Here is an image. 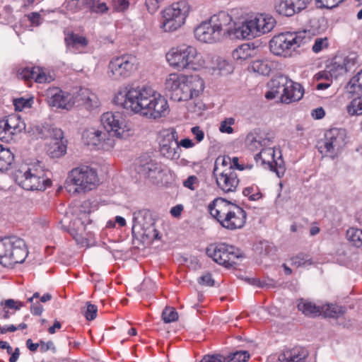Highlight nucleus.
Here are the masks:
<instances>
[{
  "label": "nucleus",
  "mask_w": 362,
  "mask_h": 362,
  "mask_svg": "<svg viewBox=\"0 0 362 362\" xmlns=\"http://www.w3.org/2000/svg\"><path fill=\"white\" fill-rule=\"evenodd\" d=\"M346 239L354 247L362 250V230L357 228H350L346 233Z\"/></svg>",
  "instance_id": "nucleus-38"
},
{
  "label": "nucleus",
  "mask_w": 362,
  "mask_h": 362,
  "mask_svg": "<svg viewBox=\"0 0 362 362\" xmlns=\"http://www.w3.org/2000/svg\"><path fill=\"white\" fill-rule=\"evenodd\" d=\"M93 4L94 0H66L64 6L67 11L76 13L88 6H93Z\"/></svg>",
  "instance_id": "nucleus-35"
},
{
  "label": "nucleus",
  "mask_w": 362,
  "mask_h": 362,
  "mask_svg": "<svg viewBox=\"0 0 362 362\" xmlns=\"http://www.w3.org/2000/svg\"><path fill=\"white\" fill-rule=\"evenodd\" d=\"M347 88L351 93L358 94L347 105L348 113L350 115H362V69L350 80Z\"/></svg>",
  "instance_id": "nucleus-16"
},
{
  "label": "nucleus",
  "mask_w": 362,
  "mask_h": 362,
  "mask_svg": "<svg viewBox=\"0 0 362 362\" xmlns=\"http://www.w3.org/2000/svg\"><path fill=\"white\" fill-rule=\"evenodd\" d=\"M299 33H281L274 36L269 42L270 51L275 55L287 56L291 49L299 47L304 37Z\"/></svg>",
  "instance_id": "nucleus-13"
},
{
  "label": "nucleus",
  "mask_w": 362,
  "mask_h": 362,
  "mask_svg": "<svg viewBox=\"0 0 362 362\" xmlns=\"http://www.w3.org/2000/svg\"><path fill=\"white\" fill-rule=\"evenodd\" d=\"M38 163H23L15 171L16 182L26 190H45L51 185V180Z\"/></svg>",
  "instance_id": "nucleus-4"
},
{
  "label": "nucleus",
  "mask_w": 362,
  "mask_h": 362,
  "mask_svg": "<svg viewBox=\"0 0 362 362\" xmlns=\"http://www.w3.org/2000/svg\"><path fill=\"white\" fill-rule=\"evenodd\" d=\"M322 312L324 313L326 317H338L344 313L341 307L333 304L322 307Z\"/></svg>",
  "instance_id": "nucleus-43"
},
{
  "label": "nucleus",
  "mask_w": 362,
  "mask_h": 362,
  "mask_svg": "<svg viewBox=\"0 0 362 362\" xmlns=\"http://www.w3.org/2000/svg\"><path fill=\"white\" fill-rule=\"evenodd\" d=\"M17 76L26 83L31 82L33 80L40 83L52 81L51 76L46 74L40 67L19 68L17 71Z\"/></svg>",
  "instance_id": "nucleus-24"
},
{
  "label": "nucleus",
  "mask_w": 362,
  "mask_h": 362,
  "mask_svg": "<svg viewBox=\"0 0 362 362\" xmlns=\"http://www.w3.org/2000/svg\"><path fill=\"white\" fill-rule=\"evenodd\" d=\"M112 5L115 11L123 12L129 8V3L127 0H112Z\"/></svg>",
  "instance_id": "nucleus-54"
},
{
  "label": "nucleus",
  "mask_w": 362,
  "mask_h": 362,
  "mask_svg": "<svg viewBox=\"0 0 362 362\" xmlns=\"http://www.w3.org/2000/svg\"><path fill=\"white\" fill-rule=\"evenodd\" d=\"M291 0H279L275 4V11L280 15L291 17L298 12Z\"/></svg>",
  "instance_id": "nucleus-31"
},
{
  "label": "nucleus",
  "mask_w": 362,
  "mask_h": 362,
  "mask_svg": "<svg viewBox=\"0 0 362 362\" xmlns=\"http://www.w3.org/2000/svg\"><path fill=\"white\" fill-rule=\"evenodd\" d=\"M320 8H333L342 3V0H316Z\"/></svg>",
  "instance_id": "nucleus-52"
},
{
  "label": "nucleus",
  "mask_w": 362,
  "mask_h": 362,
  "mask_svg": "<svg viewBox=\"0 0 362 362\" xmlns=\"http://www.w3.org/2000/svg\"><path fill=\"white\" fill-rule=\"evenodd\" d=\"M198 282L199 284L207 286H213L214 285V280L213 279L210 273H206L205 274L200 276Z\"/></svg>",
  "instance_id": "nucleus-59"
},
{
  "label": "nucleus",
  "mask_w": 362,
  "mask_h": 362,
  "mask_svg": "<svg viewBox=\"0 0 362 362\" xmlns=\"http://www.w3.org/2000/svg\"><path fill=\"white\" fill-rule=\"evenodd\" d=\"M206 253L214 262L226 267L236 264V260L243 257L240 250L226 243L211 245Z\"/></svg>",
  "instance_id": "nucleus-12"
},
{
  "label": "nucleus",
  "mask_w": 362,
  "mask_h": 362,
  "mask_svg": "<svg viewBox=\"0 0 362 362\" xmlns=\"http://www.w3.org/2000/svg\"><path fill=\"white\" fill-rule=\"evenodd\" d=\"M59 141H66L64 138V133L61 129L53 128L51 132V141L58 142Z\"/></svg>",
  "instance_id": "nucleus-58"
},
{
  "label": "nucleus",
  "mask_w": 362,
  "mask_h": 362,
  "mask_svg": "<svg viewBox=\"0 0 362 362\" xmlns=\"http://www.w3.org/2000/svg\"><path fill=\"white\" fill-rule=\"evenodd\" d=\"M191 132L195 136V139L197 141V142H200L204 139V133L199 127L196 126L192 127Z\"/></svg>",
  "instance_id": "nucleus-63"
},
{
  "label": "nucleus",
  "mask_w": 362,
  "mask_h": 362,
  "mask_svg": "<svg viewBox=\"0 0 362 362\" xmlns=\"http://www.w3.org/2000/svg\"><path fill=\"white\" fill-rule=\"evenodd\" d=\"M291 1L293 3V6H295L296 9L299 13L307 8L311 0H291Z\"/></svg>",
  "instance_id": "nucleus-61"
},
{
  "label": "nucleus",
  "mask_w": 362,
  "mask_h": 362,
  "mask_svg": "<svg viewBox=\"0 0 362 362\" xmlns=\"http://www.w3.org/2000/svg\"><path fill=\"white\" fill-rule=\"evenodd\" d=\"M346 132L341 128H332L325 134L324 141L318 142V151L334 158L346 145Z\"/></svg>",
  "instance_id": "nucleus-11"
},
{
  "label": "nucleus",
  "mask_w": 362,
  "mask_h": 362,
  "mask_svg": "<svg viewBox=\"0 0 362 362\" xmlns=\"http://www.w3.org/2000/svg\"><path fill=\"white\" fill-rule=\"evenodd\" d=\"M100 122L110 137L127 139L134 134L132 124L127 122L119 112L103 113L100 117Z\"/></svg>",
  "instance_id": "nucleus-9"
},
{
  "label": "nucleus",
  "mask_w": 362,
  "mask_h": 362,
  "mask_svg": "<svg viewBox=\"0 0 362 362\" xmlns=\"http://www.w3.org/2000/svg\"><path fill=\"white\" fill-rule=\"evenodd\" d=\"M82 137L86 145L95 146L98 148L109 150L115 146L114 139L110 137L107 132L98 129H86L83 132Z\"/></svg>",
  "instance_id": "nucleus-15"
},
{
  "label": "nucleus",
  "mask_w": 362,
  "mask_h": 362,
  "mask_svg": "<svg viewBox=\"0 0 362 362\" xmlns=\"http://www.w3.org/2000/svg\"><path fill=\"white\" fill-rule=\"evenodd\" d=\"M198 182V178L195 175H191L183 182V185L191 190H194L196 187L195 185H197Z\"/></svg>",
  "instance_id": "nucleus-60"
},
{
  "label": "nucleus",
  "mask_w": 362,
  "mask_h": 362,
  "mask_svg": "<svg viewBox=\"0 0 362 362\" xmlns=\"http://www.w3.org/2000/svg\"><path fill=\"white\" fill-rule=\"evenodd\" d=\"M204 88V81L198 75H185V83L182 84V90L177 92L179 97L177 101H187L197 97Z\"/></svg>",
  "instance_id": "nucleus-17"
},
{
  "label": "nucleus",
  "mask_w": 362,
  "mask_h": 362,
  "mask_svg": "<svg viewBox=\"0 0 362 362\" xmlns=\"http://www.w3.org/2000/svg\"><path fill=\"white\" fill-rule=\"evenodd\" d=\"M65 42L69 47H71L75 49L80 47L84 48L88 45V40L85 37L78 34L71 33L65 37Z\"/></svg>",
  "instance_id": "nucleus-39"
},
{
  "label": "nucleus",
  "mask_w": 362,
  "mask_h": 362,
  "mask_svg": "<svg viewBox=\"0 0 362 362\" xmlns=\"http://www.w3.org/2000/svg\"><path fill=\"white\" fill-rule=\"evenodd\" d=\"M251 49L247 44H243L232 52V57L235 60H245L250 56Z\"/></svg>",
  "instance_id": "nucleus-42"
},
{
  "label": "nucleus",
  "mask_w": 362,
  "mask_h": 362,
  "mask_svg": "<svg viewBox=\"0 0 362 362\" xmlns=\"http://www.w3.org/2000/svg\"><path fill=\"white\" fill-rule=\"evenodd\" d=\"M178 318V314L175 308L167 307L162 313V319L165 323L175 322Z\"/></svg>",
  "instance_id": "nucleus-47"
},
{
  "label": "nucleus",
  "mask_w": 362,
  "mask_h": 362,
  "mask_svg": "<svg viewBox=\"0 0 362 362\" xmlns=\"http://www.w3.org/2000/svg\"><path fill=\"white\" fill-rule=\"evenodd\" d=\"M13 104L16 110L21 111L24 107L28 106L29 101L21 98L14 100Z\"/></svg>",
  "instance_id": "nucleus-62"
},
{
  "label": "nucleus",
  "mask_w": 362,
  "mask_h": 362,
  "mask_svg": "<svg viewBox=\"0 0 362 362\" xmlns=\"http://www.w3.org/2000/svg\"><path fill=\"white\" fill-rule=\"evenodd\" d=\"M183 83H185V75L173 73L167 76L165 88L169 93L172 100H177L179 97L177 92L182 90Z\"/></svg>",
  "instance_id": "nucleus-26"
},
{
  "label": "nucleus",
  "mask_w": 362,
  "mask_h": 362,
  "mask_svg": "<svg viewBox=\"0 0 362 362\" xmlns=\"http://www.w3.org/2000/svg\"><path fill=\"white\" fill-rule=\"evenodd\" d=\"M234 170L231 163V158L228 156H218L214 163L213 174H217L222 170Z\"/></svg>",
  "instance_id": "nucleus-41"
},
{
  "label": "nucleus",
  "mask_w": 362,
  "mask_h": 362,
  "mask_svg": "<svg viewBox=\"0 0 362 362\" xmlns=\"http://www.w3.org/2000/svg\"><path fill=\"white\" fill-rule=\"evenodd\" d=\"M137 66V59L132 54L114 57L109 62L107 75L111 80L122 81L130 77Z\"/></svg>",
  "instance_id": "nucleus-10"
},
{
  "label": "nucleus",
  "mask_w": 362,
  "mask_h": 362,
  "mask_svg": "<svg viewBox=\"0 0 362 362\" xmlns=\"http://www.w3.org/2000/svg\"><path fill=\"white\" fill-rule=\"evenodd\" d=\"M308 351L301 346L286 349L279 356L280 362H305Z\"/></svg>",
  "instance_id": "nucleus-27"
},
{
  "label": "nucleus",
  "mask_w": 362,
  "mask_h": 362,
  "mask_svg": "<svg viewBox=\"0 0 362 362\" xmlns=\"http://www.w3.org/2000/svg\"><path fill=\"white\" fill-rule=\"evenodd\" d=\"M292 265L299 267L312 264L310 259L305 254H299L291 259Z\"/></svg>",
  "instance_id": "nucleus-48"
},
{
  "label": "nucleus",
  "mask_w": 362,
  "mask_h": 362,
  "mask_svg": "<svg viewBox=\"0 0 362 362\" xmlns=\"http://www.w3.org/2000/svg\"><path fill=\"white\" fill-rule=\"evenodd\" d=\"M194 35L199 41L206 43H214L223 40L209 21L200 23L194 30Z\"/></svg>",
  "instance_id": "nucleus-23"
},
{
  "label": "nucleus",
  "mask_w": 362,
  "mask_h": 362,
  "mask_svg": "<svg viewBox=\"0 0 362 362\" xmlns=\"http://www.w3.org/2000/svg\"><path fill=\"white\" fill-rule=\"evenodd\" d=\"M252 20L253 21L252 25H255L258 36L269 33L276 24L275 18L267 13H258Z\"/></svg>",
  "instance_id": "nucleus-25"
},
{
  "label": "nucleus",
  "mask_w": 362,
  "mask_h": 362,
  "mask_svg": "<svg viewBox=\"0 0 362 362\" xmlns=\"http://www.w3.org/2000/svg\"><path fill=\"white\" fill-rule=\"evenodd\" d=\"M272 171L276 172V175L279 177H281L284 176L286 172V167L284 160L281 157L279 156L278 158L274 159V167L272 169H270Z\"/></svg>",
  "instance_id": "nucleus-50"
},
{
  "label": "nucleus",
  "mask_w": 362,
  "mask_h": 362,
  "mask_svg": "<svg viewBox=\"0 0 362 362\" xmlns=\"http://www.w3.org/2000/svg\"><path fill=\"white\" fill-rule=\"evenodd\" d=\"M8 132L11 137L25 130V123L18 115H10L6 118Z\"/></svg>",
  "instance_id": "nucleus-30"
},
{
  "label": "nucleus",
  "mask_w": 362,
  "mask_h": 362,
  "mask_svg": "<svg viewBox=\"0 0 362 362\" xmlns=\"http://www.w3.org/2000/svg\"><path fill=\"white\" fill-rule=\"evenodd\" d=\"M255 159L257 162L261 160L262 165H267L269 169H272L275 159V151L273 148H263L255 156Z\"/></svg>",
  "instance_id": "nucleus-33"
},
{
  "label": "nucleus",
  "mask_w": 362,
  "mask_h": 362,
  "mask_svg": "<svg viewBox=\"0 0 362 362\" xmlns=\"http://www.w3.org/2000/svg\"><path fill=\"white\" fill-rule=\"evenodd\" d=\"M290 79L285 76H279L271 81V89L274 90L281 100L283 93L288 89V85Z\"/></svg>",
  "instance_id": "nucleus-36"
},
{
  "label": "nucleus",
  "mask_w": 362,
  "mask_h": 362,
  "mask_svg": "<svg viewBox=\"0 0 362 362\" xmlns=\"http://www.w3.org/2000/svg\"><path fill=\"white\" fill-rule=\"evenodd\" d=\"M235 119L233 117L226 118L220 124L219 130L222 133L232 134L233 129L231 125L234 124Z\"/></svg>",
  "instance_id": "nucleus-51"
},
{
  "label": "nucleus",
  "mask_w": 362,
  "mask_h": 362,
  "mask_svg": "<svg viewBox=\"0 0 362 362\" xmlns=\"http://www.w3.org/2000/svg\"><path fill=\"white\" fill-rule=\"evenodd\" d=\"M298 310L307 316L316 317L321 314L322 308L312 302L300 299L297 305Z\"/></svg>",
  "instance_id": "nucleus-32"
},
{
  "label": "nucleus",
  "mask_w": 362,
  "mask_h": 362,
  "mask_svg": "<svg viewBox=\"0 0 362 362\" xmlns=\"http://www.w3.org/2000/svg\"><path fill=\"white\" fill-rule=\"evenodd\" d=\"M114 101L124 109L151 119L165 117L170 112L165 98L151 87L131 88L124 94L119 93Z\"/></svg>",
  "instance_id": "nucleus-1"
},
{
  "label": "nucleus",
  "mask_w": 362,
  "mask_h": 362,
  "mask_svg": "<svg viewBox=\"0 0 362 362\" xmlns=\"http://www.w3.org/2000/svg\"><path fill=\"white\" fill-rule=\"evenodd\" d=\"M199 362H226V358L221 354L206 355Z\"/></svg>",
  "instance_id": "nucleus-55"
},
{
  "label": "nucleus",
  "mask_w": 362,
  "mask_h": 362,
  "mask_svg": "<svg viewBox=\"0 0 362 362\" xmlns=\"http://www.w3.org/2000/svg\"><path fill=\"white\" fill-rule=\"evenodd\" d=\"M213 27L219 33L223 39L229 36L233 30L232 17L226 11H220L217 14L211 16L209 20Z\"/></svg>",
  "instance_id": "nucleus-22"
},
{
  "label": "nucleus",
  "mask_w": 362,
  "mask_h": 362,
  "mask_svg": "<svg viewBox=\"0 0 362 362\" xmlns=\"http://www.w3.org/2000/svg\"><path fill=\"white\" fill-rule=\"evenodd\" d=\"M208 209L212 217L228 230L241 228L246 222L245 211L226 199L216 198L209 204Z\"/></svg>",
  "instance_id": "nucleus-2"
},
{
  "label": "nucleus",
  "mask_w": 362,
  "mask_h": 362,
  "mask_svg": "<svg viewBox=\"0 0 362 362\" xmlns=\"http://www.w3.org/2000/svg\"><path fill=\"white\" fill-rule=\"evenodd\" d=\"M208 58L209 55L203 56L197 52L195 47L185 45L173 47L166 54V59L169 64L179 71H197L203 67H209L206 62Z\"/></svg>",
  "instance_id": "nucleus-3"
},
{
  "label": "nucleus",
  "mask_w": 362,
  "mask_h": 362,
  "mask_svg": "<svg viewBox=\"0 0 362 362\" xmlns=\"http://www.w3.org/2000/svg\"><path fill=\"white\" fill-rule=\"evenodd\" d=\"M6 119H0V140L8 141L11 139L8 134Z\"/></svg>",
  "instance_id": "nucleus-53"
},
{
  "label": "nucleus",
  "mask_w": 362,
  "mask_h": 362,
  "mask_svg": "<svg viewBox=\"0 0 362 362\" xmlns=\"http://www.w3.org/2000/svg\"><path fill=\"white\" fill-rule=\"evenodd\" d=\"M74 106L83 107L88 111H91L100 105L98 96L90 90L81 88L72 95Z\"/></svg>",
  "instance_id": "nucleus-18"
},
{
  "label": "nucleus",
  "mask_w": 362,
  "mask_h": 362,
  "mask_svg": "<svg viewBox=\"0 0 362 362\" xmlns=\"http://www.w3.org/2000/svg\"><path fill=\"white\" fill-rule=\"evenodd\" d=\"M40 350L41 352H46L49 350H52L55 351V347L52 341H49L47 342H45L43 341H40Z\"/></svg>",
  "instance_id": "nucleus-64"
},
{
  "label": "nucleus",
  "mask_w": 362,
  "mask_h": 362,
  "mask_svg": "<svg viewBox=\"0 0 362 362\" xmlns=\"http://www.w3.org/2000/svg\"><path fill=\"white\" fill-rule=\"evenodd\" d=\"M249 358L247 351H240L230 354L226 358V362H246Z\"/></svg>",
  "instance_id": "nucleus-46"
},
{
  "label": "nucleus",
  "mask_w": 362,
  "mask_h": 362,
  "mask_svg": "<svg viewBox=\"0 0 362 362\" xmlns=\"http://www.w3.org/2000/svg\"><path fill=\"white\" fill-rule=\"evenodd\" d=\"M216 178L218 187L226 193L233 192L239 185L238 175L234 170H222L217 174H213Z\"/></svg>",
  "instance_id": "nucleus-20"
},
{
  "label": "nucleus",
  "mask_w": 362,
  "mask_h": 362,
  "mask_svg": "<svg viewBox=\"0 0 362 362\" xmlns=\"http://www.w3.org/2000/svg\"><path fill=\"white\" fill-rule=\"evenodd\" d=\"M136 170L139 174L154 182L161 173L160 163L151 159L148 156H141L137 162Z\"/></svg>",
  "instance_id": "nucleus-19"
},
{
  "label": "nucleus",
  "mask_w": 362,
  "mask_h": 362,
  "mask_svg": "<svg viewBox=\"0 0 362 362\" xmlns=\"http://www.w3.org/2000/svg\"><path fill=\"white\" fill-rule=\"evenodd\" d=\"M14 161V154L8 148L0 144V171L6 170Z\"/></svg>",
  "instance_id": "nucleus-34"
},
{
  "label": "nucleus",
  "mask_w": 362,
  "mask_h": 362,
  "mask_svg": "<svg viewBox=\"0 0 362 362\" xmlns=\"http://www.w3.org/2000/svg\"><path fill=\"white\" fill-rule=\"evenodd\" d=\"M66 142L59 141H50L47 152L52 158H59L66 153Z\"/></svg>",
  "instance_id": "nucleus-37"
},
{
  "label": "nucleus",
  "mask_w": 362,
  "mask_h": 362,
  "mask_svg": "<svg viewBox=\"0 0 362 362\" xmlns=\"http://www.w3.org/2000/svg\"><path fill=\"white\" fill-rule=\"evenodd\" d=\"M28 252L25 241L16 236L0 238V263L5 267H13L22 263Z\"/></svg>",
  "instance_id": "nucleus-5"
},
{
  "label": "nucleus",
  "mask_w": 362,
  "mask_h": 362,
  "mask_svg": "<svg viewBox=\"0 0 362 362\" xmlns=\"http://www.w3.org/2000/svg\"><path fill=\"white\" fill-rule=\"evenodd\" d=\"M328 45L327 39L325 38H317L315 40V43L313 46V51L315 53L320 52L324 47H327Z\"/></svg>",
  "instance_id": "nucleus-56"
},
{
  "label": "nucleus",
  "mask_w": 362,
  "mask_h": 362,
  "mask_svg": "<svg viewBox=\"0 0 362 362\" xmlns=\"http://www.w3.org/2000/svg\"><path fill=\"white\" fill-rule=\"evenodd\" d=\"M93 6H88V8L93 12L103 13L108 10V7L105 3H100L94 0Z\"/></svg>",
  "instance_id": "nucleus-57"
},
{
  "label": "nucleus",
  "mask_w": 362,
  "mask_h": 362,
  "mask_svg": "<svg viewBox=\"0 0 362 362\" xmlns=\"http://www.w3.org/2000/svg\"><path fill=\"white\" fill-rule=\"evenodd\" d=\"M250 69L255 73L267 76L272 70V65L267 60L257 59L252 62Z\"/></svg>",
  "instance_id": "nucleus-40"
},
{
  "label": "nucleus",
  "mask_w": 362,
  "mask_h": 362,
  "mask_svg": "<svg viewBox=\"0 0 362 362\" xmlns=\"http://www.w3.org/2000/svg\"><path fill=\"white\" fill-rule=\"evenodd\" d=\"M88 320H93L96 317L98 308L90 302L86 303V307L82 310Z\"/></svg>",
  "instance_id": "nucleus-49"
},
{
  "label": "nucleus",
  "mask_w": 362,
  "mask_h": 362,
  "mask_svg": "<svg viewBox=\"0 0 362 362\" xmlns=\"http://www.w3.org/2000/svg\"><path fill=\"white\" fill-rule=\"evenodd\" d=\"M98 176L96 172L87 165H83L72 169L68 175L65 187L69 188L70 185H74V192H86L92 190L96 187Z\"/></svg>",
  "instance_id": "nucleus-8"
},
{
  "label": "nucleus",
  "mask_w": 362,
  "mask_h": 362,
  "mask_svg": "<svg viewBox=\"0 0 362 362\" xmlns=\"http://www.w3.org/2000/svg\"><path fill=\"white\" fill-rule=\"evenodd\" d=\"M47 103L50 106L70 110L74 107L72 95L58 88L47 90Z\"/></svg>",
  "instance_id": "nucleus-21"
},
{
  "label": "nucleus",
  "mask_w": 362,
  "mask_h": 362,
  "mask_svg": "<svg viewBox=\"0 0 362 362\" xmlns=\"http://www.w3.org/2000/svg\"><path fill=\"white\" fill-rule=\"evenodd\" d=\"M206 62L209 64V67H204L205 69H211L214 70L218 69L220 71H226L227 73H229L231 71V66L230 64L226 62V60H223L222 59H217V66H215L212 64L210 57L209 56V58L206 59Z\"/></svg>",
  "instance_id": "nucleus-45"
},
{
  "label": "nucleus",
  "mask_w": 362,
  "mask_h": 362,
  "mask_svg": "<svg viewBox=\"0 0 362 362\" xmlns=\"http://www.w3.org/2000/svg\"><path fill=\"white\" fill-rule=\"evenodd\" d=\"M253 21L251 19L247 20L242 23L241 25L234 28V35L236 37L241 38H253L258 36Z\"/></svg>",
  "instance_id": "nucleus-29"
},
{
  "label": "nucleus",
  "mask_w": 362,
  "mask_h": 362,
  "mask_svg": "<svg viewBox=\"0 0 362 362\" xmlns=\"http://www.w3.org/2000/svg\"><path fill=\"white\" fill-rule=\"evenodd\" d=\"M243 194L251 201H257L262 197L259 187L255 185L245 187L243 191Z\"/></svg>",
  "instance_id": "nucleus-44"
},
{
  "label": "nucleus",
  "mask_w": 362,
  "mask_h": 362,
  "mask_svg": "<svg viewBox=\"0 0 362 362\" xmlns=\"http://www.w3.org/2000/svg\"><path fill=\"white\" fill-rule=\"evenodd\" d=\"M191 9L190 5L186 0L173 3L163 11L160 28L165 32L177 30L185 24Z\"/></svg>",
  "instance_id": "nucleus-7"
},
{
  "label": "nucleus",
  "mask_w": 362,
  "mask_h": 362,
  "mask_svg": "<svg viewBox=\"0 0 362 362\" xmlns=\"http://www.w3.org/2000/svg\"><path fill=\"white\" fill-rule=\"evenodd\" d=\"M178 134L174 128L163 129L159 134V151L168 159L177 160L180 157V148L177 144Z\"/></svg>",
  "instance_id": "nucleus-14"
},
{
  "label": "nucleus",
  "mask_w": 362,
  "mask_h": 362,
  "mask_svg": "<svg viewBox=\"0 0 362 362\" xmlns=\"http://www.w3.org/2000/svg\"><path fill=\"white\" fill-rule=\"evenodd\" d=\"M133 236L141 238L143 242L151 243L159 239V233L155 228V221L149 210L141 209L133 214Z\"/></svg>",
  "instance_id": "nucleus-6"
},
{
  "label": "nucleus",
  "mask_w": 362,
  "mask_h": 362,
  "mask_svg": "<svg viewBox=\"0 0 362 362\" xmlns=\"http://www.w3.org/2000/svg\"><path fill=\"white\" fill-rule=\"evenodd\" d=\"M303 95V90L301 85L290 80L288 89L283 93L281 102L288 104L299 100L302 98Z\"/></svg>",
  "instance_id": "nucleus-28"
}]
</instances>
